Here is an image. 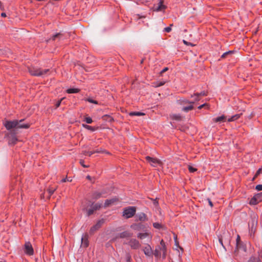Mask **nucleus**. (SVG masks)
I'll return each instance as SVG.
<instances>
[{
	"instance_id": "55",
	"label": "nucleus",
	"mask_w": 262,
	"mask_h": 262,
	"mask_svg": "<svg viewBox=\"0 0 262 262\" xmlns=\"http://www.w3.org/2000/svg\"><path fill=\"white\" fill-rule=\"evenodd\" d=\"M160 244L161 245V247H163V245H165V244L164 243V241L163 240H162L160 242Z\"/></svg>"
},
{
	"instance_id": "34",
	"label": "nucleus",
	"mask_w": 262,
	"mask_h": 262,
	"mask_svg": "<svg viewBox=\"0 0 262 262\" xmlns=\"http://www.w3.org/2000/svg\"><path fill=\"white\" fill-rule=\"evenodd\" d=\"M140 225L134 224L131 225L130 227L134 230H139Z\"/></svg>"
},
{
	"instance_id": "42",
	"label": "nucleus",
	"mask_w": 262,
	"mask_h": 262,
	"mask_svg": "<svg viewBox=\"0 0 262 262\" xmlns=\"http://www.w3.org/2000/svg\"><path fill=\"white\" fill-rule=\"evenodd\" d=\"M172 26V24H171L169 27H167L164 28V31L166 32H170L171 30V26Z\"/></svg>"
},
{
	"instance_id": "2",
	"label": "nucleus",
	"mask_w": 262,
	"mask_h": 262,
	"mask_svg": "<svg viewBox=\"0 0 262 262\" xmlns=\"http://www.w3.org/2000/svg\"><path fill=\"white\" fill-rule=\"evenodd\" d=\"M4 125L8 130L12 129L11 132L13 134L17 133V120L6 121L4 122Z\"/></svg>"
},
{
	"instance_id": "25",
	"label": "nucleus",
	"mask_w": 262,
	"mask_h": 262,
	"mask_svg": "<svg viewBox=\"0 0 262 262\" xmlns=\"http://www.w3.org/2000/svg\"><path fill=\"white\" fill-rule=\"evenodd\" d=\"M160 250L159 249V247L158 248H157L155 250V252L154 253H153L154 254V255L155 256V257H160V255H161V252H160Z\"/></svg>"
},
{
	"instance_id": "38",
	"label": "nucleus",
	"mask_w": 262,
	"mask_h": 262,
	"mask_svg": "<svg viewBox=\"0 0 262 262\" xmlns=\"http://www.w3.org/2000/svg\"><path fill=\"white\" fill-rule=\"evenodd\" d=\"M153 226L157 229H160L162 227V225L158 223H154L153 224Z\"/></svg>"
},
{
	"instance_id": "20",
	"label": "nucleus",
	"mask_w": 262,
	"mask_h": 262,
	"mask_svg": "<svg viewBox=\"0 0 262 262\" xmlns=\"http://www.w3.org/2000/svg\"><path fill=\"white\" fill-rule=\"evenodd\" d=\"M225 119H226L225 116L223 115L222 116H220V117H217L215 118H213V121L214 122H224L225 120Z\"/></svg>"
},
{
	"instance_id": "21",
	"label": "nucleus",
	"mask_w": 262,
	"mask_h": 262,
	"mask_svg": "<svg viewBox=\"0 0 262 262\" xmlns=\"http://www.w3.org/2000/svg\"><path fill=\"white\" fill-rule=\"evenodd\" d=\"M241 116V114H236L233 116H232L231 118H229L228 119V122H231L235 121L237 119H238Z\"/></svg>"
},
{
	"instance_id": "45",
	"label": "nucleus",
	"mask_w": 262,
	"mask_h": 262,
	"mask_svg": "<svg viewBox=\"0 0 262 262\" xmlns=\"http://www.w3.org/2000/svg\"><path fill=\"white\" fill-rule=\"evenodd\" d=\"M62 182H66L67 181L71 182L72 179L71 178H66L61 180Z\"/></svg>"
},
{
	"instance_id": "12",
	"label": "nucleus",
	"mask_w": 262,
	"mask_h": 262,
	"mask_svg": "<svg viewBox=\"0 0 262 262\" xmlns=\"http://www.w3.org/2000/svg\"><path fill=\"white\" fill-rule=\"evenodd\" d=\"M119 201L117 198H113L110 200H106L104 203V207H107L111 205H115Z\"/></svg>"
},
{
	"instance_id": "56",
	"label": "nucleus",
	"mask_w": 262,
	"mask_h": 262,
	"mask_svg": "<svg viewBox=\"0 0 262 262\" xmlns=\"http://www.w3.org/2000/svg\"><path fill=\"white\" fill-rule=\"evenodd\" d=\"M1 16H2V17H6V14L5 13H2L1 14Z\"/></svg>"
},
{
	"instance_id": "9",
	"label": "nucleus",
	"mask_w": 262,
	"mask_h": 262,
	"mask_svg": "<svg viewBox=\"0 0 262 262\" xmlns=\"http://www.w3.org/2000/svg\"><path fill=\"white\" fill-rule=\"evenodd\" d=\"M146 159L152 166L156 167L158 165L161 164V162L157 159L147 156Z\"/></svg>"
},
{
	"instance_id": "1",
	"label": "nucleus",
	"mask_w": 262,
	"mask_h": 262,
	"mask_svg": "<svg viewBox=\"0 0 262 262\" xmlns=\"http://www.w3.org/2000/svg\"><path fill=\"white\" fill-rule=\"evenodd\" d=\"M29 72L32 75L37 76H43L48 75L49 69H41L40 68L32 67L29 69Z\"/></svg>"
},
{
	"instance_id": "28",
	"label": "nucleus",
	"mask_w": 262,
	"mask_h": 262,
	"mask_svg": "<svg viewBox=\"0 0 262 262\" xmlns=\"http://www.w3.org/2000/svg\"><path fill=\"white\" fill-rule=\"evenodd\" d=\"M193 108V106L192 105H190L188 106L184 107L182 108V110L185 112H188V111L192 110Z\"/></svg>"
},
{
	"instance_id": "41",
	"label": "nucleus",
	"mask_w": 262,
	"mask_h": 262,
	"mask_svg": "<svg viewBox=\"0 0 262 262\" xmlns=\"http://www.w3.org/2000/svg\"><path fill=\"white\" fill-rule=\"evenodd\" d=\"M188 169H189V171L191 172H194L196 171V169L194 168V167H193L191 166H188Z\"/></svg>"
},
{
	"instance_id": "23",
	"label": "nucleus",
	"mask_w": 262,
	"mask_h": 262,
	"mask_svg": "<svg viewBox=\"0 0 262 262\" xmlns=\"http://www.w3.org/2000/svg\"><path fill=\"white\" fill-rule=\"evenodd\" d=\"M165 8V6L163 5V2L160 1L159 3V5L157 8H156L157 11H162V10Z\"/></svg>"
},
{
	"instance_id": "51",
	"label": "nucleus",
	"mask_w": 262,
	"mask_h": 262,
	"mask_svg": "<svg viewBox=\"0 0 262 262\" xmlns=\"http://www.w3.org/2000/svg\"><path fill=\"white\" fill-rule=\"evenodd\" d=\"M83 162L84 161L83 160H80V164L84 167H87L88 166L85 165L84 164H83Z\"/></svg>"
},
{
	"instance_id": "43",
	"label": "nucleus",
	"mask_w": 262,
	"mask_h": 262,
	"mask_svg": "<svg viewBox=\"0 0 262 262\" xmlns=\"http://www.w3.org/2000/svg\"><path fill=\"white\" fill-rule=\"evenodd\" d=\"M164 83H165L164 82H157L155 85V86L159 87L160 86L164 85Z\"/></svg>"
},
{
	"instance_id": "58",
	"label": "nucleus",
	"mask_w": 262,
	"mask_h": 262,
	"mask_svg": "<svg viewBox=\"0 0 262 262\" xmlns=\"http://www.w3.org/2000/svg\"><path fill=\"white\" fill-rule=\"evenodd\" d=\"M86 179H88V180H91V176H88L86 177Z\"/></svg>"
},
{
	"instance_id": "3",
	"label": "nucleus",
	"mask_w": 262,
	"mask_h": 262,
	"mask_svg": "<svg viewBox=\"0 0 262 262\" xmlns=\"http://www.w3.org/2000/svg\"><path fill=\"white\" fill-rule=\"evenodd\" d=\"M82 210L86 212L88 216L93 214L96 209H94V206L91 201H87L85 204L82 205Z\"/></svg>"
},
{
	"instance_id": "59",
	"label": "nucleus",
	"mask_w": 262,
	"mask_h": 262,
	"mask_svg": "<svg viewBox=\"0 0 262 262\" xmlns=\"http://www.w3.org/2000/svg\"><path fill=\"white\" fill-rule=\"evenodd\" d=\"M259 194H260V196L258 197V199H260L262 200V193H260Z\"/></svg>"
},
{
	"instance_id": "24",
	"label": "nucleus",
	"mask_w": 262,
	"mask_h": 262,
	"mask_svg": "<svg viewBox=\"0 0 262 262\" xmlns=\"http://www.w3.org/2000/svg\"><path fill=\"white\" fill-rule=\"evenodd\" d=\"M79 91V90L78 89H68L67 92L69 94L72 93H77Z\"/></svg>"
},
{
	"instance_id": "33",
	"label": "nucleus",
	"mask_w": 262,
	"mask_h": 262,
	"mask_svg": "<svg viewBox=\"0 0 262 262\" xmlns=\"http://www.w3.org/2000/svg\"><path fill=\"white\" fill-rule=\"evenodd\" d=\"M83 126L85 128L87 129L90 130L91 131H94L95 130V128L94 127H93L92 126H90L86 124H83Z\"/></svg>"
},
{
	"instance_id": "29",
	"label": "nucleus",
	"mask_w": 262,
	"mask_h": 262,
	"mask_svg": "<svg viewBox=\"0 0 262 262\" xmlns=\"http://www.w3.org/2000/svg\"><path fill=\"white\" fill-rule=\"evenodd\" d=\"M233 53V51H229L224 53L221 56L222 58H225L227 57L228 55H231Z\"/></svg>"
},
{
	"instance_id": "48",
	"label": "nucleus",
	"mask_w": 262,
	"mask_h": 262,
	"mask_svg": "<svg viewBox=\"0 0 262 262\" xmlns=\"http://www.w3.org/2000/svg\"><path fill=\"white\" fill-rule=\"evenodd\" d=\"M206 95H207V94L205 91H203V92H201V93H199V96H200V98H201V97H202V96H205Z\"/></svg>"
},
{
	"instance_id": "37",
	"label": "nucleus",
	"mask_w": 262,
	"mask_h": 262,
	"mask_svg": "<svg viewBox=\"0 0 262 262\" xmlns=\"http://www.w3.org/2000/svg\"><path fill=\"white\" fill-rule=\"evenodd\" d=\"M171 117L173 119L176 120H180L181 119V116L179 115H172Z\"/></svg>"
},
{
	"instance_id": "35",
	"label": "nucleus",
	"mask_w": 262,
	"mask_h": 262,
	"mask_svg": "<svg viewBox=\"0 0 262 262\" xmlns=\"http://www.w3.org/2000/svg\"><path fill=\"white\" fill-rule=\"evenodd\" d=\"M99 151L98 150L94 151H84L83 154L85 155H88L89 156H91L92 154L96 153V152H99Z\"/></svg>"
},
{
	"instance_id": "13",
	"label": "nucleus",
	"mask_w": 262,
	"mask_h": 262,
	"mask_svg": "<svg viewBox=\"0 0 262 262\" xmlns=\"http://www.w3.org/2000/svg\"><path fill=\"white\" fill-rule=\"evenodd\" d=\"M143 250L144 254L147 256H151L153 254L152 249L149 245H147Z\"/></svg>"
},
{
	"instance_id": "30",
	"label": "nucleus",
	"mask_w": 262,
	"mask_h": 262,
	"mask_svg": "<svg viewBox=\"0 0 262 262\" xmlns=\"http://www.w3.org/2000/svg\"><path fill=\"white\" fill-rule=\"evenodd\" d=\"M55 190H56V188H53V187L49 188L47 190L48 193H49V198H50V196L54 193V192L55 191Z\"/></svg>"
},
{
	"instance_id": "6",
	"label": "nucleus",
	"mask_w": 262,
	"mask_h": 262,
	"mask_svg": "<svg viewBox=\"0 0 262 262\" xmlns=\"http://www.w3.org/2000/svg\"><path fill=\"white\" fill-rule=\"evenodd\" d=\"M125 244L128 245L132 249H138L141 247L139 242L135 238H130Z\"/></svg>"
},
{
	"instance_id": "27",
	"label": "nucleus",
	"mask_w": 262,
	"mask_h": 262,
	"mask_svg": "<svg viewBox=\"0 0 262 262\" xmlns=\"http://www.w3.org/2000/svg\"><path fill=\"white\" fill-rule=\"evenodd\" d=\"M248 262H261V259L257 257H251Z\"/></svg>"
},
{
	"instance_id": "10",
	"label": "nucleus",
	"mask_w": 262,
	"mask_h": 262,
	"mask_svg": "<svg viewBox=\"0 0 262 262\" xmlns=\"http://www.w3.org/2000/svg\"><path fill=\"white\" fill-rule=\"evenodd\" d=\"M24 119H21L19 121L17 120V130L19 128H28L30 127V124L29 123H24Z\"/></svg>"
},
{
	"instance_id": "16",
	"label": "nucleus",
	"mask_w": 262,
	"mask_h": 262,
	"mask_svg": "<svg viewBox=\"0 0 262 262\" xmlns=\"http://www.w3.org/2000/svg\"><path fill=\"white\" fill-rule=\"evenodd\" d=\"M103 194H104V192L103 191L101 192L95 191L93 193L92 198L94 200H97L100 198Z\"/></svg>"
},
{
	"instance_id": "57",
	"label": "nucleus",
	"mask_w": 262,
	"mask_h": 262,
	"mask_svg": "<svg viewBox=\"0 0 262 262\" xmlns=\"http://www.w3.org/2000/svg\"><path fill=\"white\" fill-rule=\"evenodd\" d=\"M137 17H138L137 19H140L141 18H144V16H139V15H137Z\"/></svg>"
},
{
	"instance_id": "22",
	"label": "nucleus",
	"mask_w": 262,
	"mask_h": 262,
	"mask_svg": "<svg viewBox=\"0 0 262 262\" xmlns=\"http://www.w3.org/2000/svg\"><path fill=\"white\" fill-rule=\"evenodd\" d=\"M192 98H194V99L192 101H194V103L196 101H198L201 99V98L199 96V93H196L194 94L193 95H191Z\"/></svg>"
},
{
	"instance_id": "39",
	"label": "nucleus",
	"mask_w": 262,
	"mask_h": 262,
	"mask_svg": "<svg viewBox=\"0 0 262 262\" xmlns=\"http://www.w3.org/2000/svg\"><path fill=\"white\" fill-rule=\"evenodd\" d=\"M84 121L88 124H90L93 122L92 118L89 117H85Z\"/></svg>"
},
{
	"instance_id": "15",
	"label": "nucleus",
	"mask_w": 262,
	"mask_h": 262,
	"mask_svg": "<svg viewBox=\"0 0 262 262\" xmlns=\"http://www.w3.org/2000/svg\"><path fill=\"white\" fill-rule=\"evenodd\" d=\"M89 245V241H88V235L87 234H85L81 238V246L84 247H87Z\"/></svg>"
},
{
	"instance_id": "40",
	"label": "nucleus",
	"mask_w": 262,
	"mask_h": 262,
	"mask_svg": "<svg viewBox=\"0 0 262 262\" xmlns=\"http://www.w3.org/2000/svg\"><path fill=\"white\" fill-rule=\"evenodd\" d=\"M86 101L90 102V103H94V104H98V102L96 100H94L91 98H87L86 99Z\"/></svg>"
},
{
	"instance_id": "50",
	"label": "nucleus",
	"mask_w": 262,
	"mask_h": 262,
	"mask_svg": "<svg viewBox=\"0 0 262 262\" xmlns=\"http://www.w3.org/2000/svg\"><path fill=\"white\" fill-rule=\"evenodd\" d=\"M207 200L208 201L209 205L210 206V207H213V204L210 199H208Z\"/></svg>"
},
{
	"instance_id": "52",
	"label": "nucleus",
	"mask_w": 262,
	"mask_h": 262,
	"mask_svg": "<svg viewBox=\"0 0 262 262\" xmlns=\"http://www.w3.org/2000/svg\"><path fill=\"white\" fill-rule=\"evenodd\" d=\"M207 105V104H206V103L203 104H202V105H201L199 106L198 107V108H199V109H201L202 108H203V107H204V106H205V105Z\"/></svg>"
},
{
	"instance_id": "53",
	"label": "nucleus",
	"mask_w": 262,
	"mask_h": 262,
	"mask_svg": "<svg viewBox=\"0 0 262 262\" xmlns=\"http://www.w3.org/2000/svg\"><path fill=\"white\" fill-rule=\"evenodd\" d=\"M260 171V169H259V170L256 172V174H255V177H256L257 176H258V175L259 174ZM254 178H254L253 179H254Z\"/></svg>"
},
{
	"instance_id": "32",
	"label": "nucleus",
	"mask_w": 262,
	"mask_h": 262,
	"mask_svg": "<svg viewBox=\"0 0 262 262\" xmlns=\"http://www.w3.org/2000/svg\"><path fill=\"white\" fill-rule=\"evenodd\" d=\"M129 115L130 116H142V115H144V114L143 113H141V112H134L130 113Z\"/></svg>"
},
{
	"instance_id": "17",
	"label": "nucleus",
	"mask_w": 262,
	"mask_h": 262,
	"mask_svg": "<svg viewBox=\"0 0 262 262\" xmlns=\"http://www.w3.org/2000/svg\"><path fill=\"white\" fill-rule=\"evenodd\" d=\"M132 233L127 231H125L124 232H122L119 234V237L120 238H127V237H130L132 236Z\"/></svg>"
},
{
	"instance_id": "11",
	"label": "nucleus",
	"mask_w": 262,
	"mask_h": 262,
	"mask_svg": "<svg viewBox=\"0 0 262 262\" xmlns=\"http://www.w3.org/2000/svg\"><path fill=\"white\" fill-rule=\"evenodd\" d=\"M137 237L140 238V239H146V241H149L151 238L152 236L148 233H139L137 234Z\"/></svg>"
},
{
	"instance_id": "60",
	"label": "nucleus",
	"mask_w": 262,
	"mask_h": 262,
	"mask_svg": "<svg viewBox=\"0 0 262 262\" xmlns=\"http://www.w3.org/2000/svg\"><path fill=\"white\" fill-rule=\"evenodd\" d=\"M0 6H1V2H0Z\"/></svg>"
},
{
	"instance_id": "14",
	"label": "nucleus",
	"mask_w": 262,
	"mask_h": 262,
	"mask_svg": "<svg viewBox=\"0 0 262 262\" xmlns=\"http://www.w3.org/2000/svg\"><path fill=\"white\" fill-rule=\"evenodd\" d=\"M259 196H260V194H257L252 198L250 201V204L251 205H256L259 202L261 201V199H258Z\"/></svg>"
},
{
	"instance_id": "18",
	"label": "nucleus",
	"mask_w": 262,
	"mask_h": 262,
	"mask_svg": "<svg viewBox=\"0 0 262 262\" xmlns=\"http://www.w3.org/2000/svg\"><path fill=\"white\" fill-rule=\"evenodd\" d=\"M180 104H193L194 101H190L186 99H180L177 101Z\"/></svg>"
},
{
	"instance_id": "19",
	"label": "nucleus",
	"mask_w": 262,
	"mask_h": 262,
	"mask_svg": "<svg viewBox=\"0 0 262 262\" xmlns=\"http://www.w3.org/2000/svg\"><path fill=\"white\" fill-rule=\"evenodd\" d=\"M138 220L140 221H145L147 220L146 216L144 213H140L137 215Z\"/></svg>"
},
{
	"instance_id": "54",
	"label": "nucleus",
	"mask_w": 262,
	"mask_h": 262,
	"mask_svg": "<svg viewBox=\"0 0 262 262\" xmlns=\"http://www.w3.org/2000/svg\"><path fill=\"white\" fill-rule=\"evenodd\" d=\"M183 42L184 43V44H185L186 45H191V43H188L187 41H186L185 40H183Z\"/></svg>"
},
{
	"instance_id": "26",
	"label": "nucleus",
	"mask_w": 262,
	"mask_h": 262,
	"mask_svg": "<svg viewBox=\"0 0 262 262\" xmlns=\"http://www.w3.org/2000/svg\"><path fill=\"white\" fill-rule=\"evenodd\" d=\"M92 204H93V205L94 206V209H96V210L100 209L102 206V204L99 203L96 204L92 203Z\"/></svg>"
},
{
	"instance_id": "46",
	"label": "nucleus",
	"mask_w": 262,
	"mask_h": 262,
	"mask_svg": "<svg viewBox=\"0 0 262 262\" xmlns=\"http://www.w3.org/2000/svg\"><path fill=\"white\" fill-rule=\"evenodd\" d=\"M255 189L257 191H261V190H262V185L261 184L257 185L256 186Z\"/></svg>"
},
{
	"instance_id": "47",
	"label": "nucleus",
	"mask_w": 262,
	"mask_h": 262,
	"mask_svg": "<svg viewBox=\"0 0 262 262\" xmlns=\"http://www.w3.org/2000/svg\"><path fill=\"white\" fill-rule=\"evenodd\" d=\"M126 262H130L131 256L129 254H127L126 255Z\"/></svg>"
},
{
	"instance_id": "8",
	"label": "nucleus",
	"mask_w": 262,
	"mask_h": 262,
	"mask_svg": "<svg viewBox=\"0 0 262 262\" xmlns=\"http://www.w3.org/2000/svg\"><path fill=\"white\" fill-rule=\"evenodd\" d=\"M25 252L26 254L32 255L34 253V250L30 242H26L25 244Z\"/></svg>"
},
{
	"instance_id": "31",
	"label": "nucleus",
	"mask_w": 262,
	"mask_h": 262,
	"mask_svg": "<svg viewBox=\"0 0 262 262\" xmlns=\"http://www.w3.org/2000/svg\"><path fill=\"white\" fill-rule=\"evenodd\" d=\"M159 249L162 251L163 252V256L164 258L166 256V247L165 245H163V247H159Z\"/></svg>"
},
{
	"instance_id": "44",
	"label": "nucleus",
	"mask_w": 262,
	"mask_h": 262,
	"mask_svg": "<svg viewBox=\"0 0 262 262\" xmlns=\"http://www.w3.org/2000/svg\"><path fill=\"white\" fill-rule=\"evenodd\" d=\"M63 99H64V98H62L60 100H59L57 102V103L55 104L56 108H57L60 106L61 102Z\"/></svg>"
},
{
	"instance_id": "4",
	"label": "nucleus",
	"mask_w": 262,
	"mask_h": 262,
	"mask_svg": "<svg viewBox=\"0 0 262 262\" xmlns=\"http://www.w3.org/2000/svg\"><path fill=\"white\" fill-rule=\"evenodd\" d=\"M136 208L135 207H128L124 209L123 212V216L126 219L133 217L136 213Z\"/></svg>"
},
{
	"instance_id": "7",
	"label": "nucleus",
	"mask_w": 262,
	"mask_h": 262,
	"mask_svg": "<svg viewBox=\"0 0 262 262\" xmlns=\"http://www.w3.org/2000/svg\"><path fill=\"white\" fill-rule=\"evenodd\" d=\"M104 220L103 219L100 220L97 222V223L92 226L90 230V233L93 234L96 230H98L101 226L104 224Z\"/></svg>"
},
{
	"instance_id": "36",
	"label": "nucleus",
	"mask_w": 262,
	"mask_h": 262,
	"mask_svg": "<svg viewBox=\"0 0 262 262\" xmlns=\"http://www.w3.org/2000/svg\"><path fill=\"white\" fill-rule=\"evenodd\" d=\"M61 35H62V34L60 33H57L52 36V40H55L57 38L60 39Z\"/></svg>"
},
{
	"instance_id": "5",
	"label": "nucleus",
	"mask_w": 262,
	"mask_h": 262,
	"mask_svg": "<svg viewBox=\"0 0 262 262\" xmlns=\"http://www.w3.org/2000/svg\"><path fill=\"white\" fill-rule=\"evenodd\" d=\"M230 235L228 232H224L222 235L219 237V241L220 244L225 249L223 242L225 244H229L230 243Z\"/></svg>"
},
{
	"instance_id": "49",
	"label": "nucleus",
	"mask_w": 262,
	"mask_h": 262,
	"mask_svg": "<svg viewBox=\"0 0 262 262\" xmlns=\"http://www.w3.org/2000/svg\"><path fill=\"white\" fill-rule=\"evenodd\" d=\"M168 68H165L163 70H162L160 72V75H162V74L164 72H165L166 71H167L168 70Z\"/></svg>"
}]
</instances>
